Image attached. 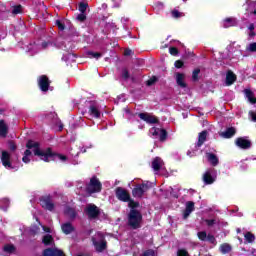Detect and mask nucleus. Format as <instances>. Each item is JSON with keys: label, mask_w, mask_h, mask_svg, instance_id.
<instances>
[{"label": "nucleus", "mask_w": 256, "mask_h": 256, "mask_svg": "<svg viewBox=\"0 0 256 256\" xmlns=\"http://www.w3.org/2000/svg\"><path fill=\"white\" fill-rule=\"evenodd\" d=\"M27 150L24 152V156L22 158L23 163H29L31 161V157L33 156L31 153H34L36 157H39L42 161H61L65 163L67 161V156L63 154H55L51 152V149L43 150L39 147V143L30 140L26 144Z\"/></svg>", "instance_id": "f257e3e1"}, {"label": "nucleus", "mask_w": 256, "mask_h": 256, "mask_svg": "<svg viewBox=\"0 0 256 256\" xmlns=\"http://www.w3.org/2000/svg\"><path fill=\"white\" fill-rule=\"evenodd\" d=\"M142 223H143V215H141V212L135 209H132L128 215L129 227H132V229H139Z\"/></svg>", "instance_id": "f03ea898"}, {"label": "nucleus", "mask_w": 256, "mask_h": 256, "mask_svg": "<svg viewBox=\"0 0 256 256\" xmlns=\"http://www.w3.org/2000/svg\"><path fill=\"white\" fill-rule=\"evenodd\" d=\"M116 197L117 199H119V201H124V202L128 201V205L129 207H131V209H135V207H139V203L131 200V196L129 195V192H127V190L123 188L116 189Z\"/></svg>", "instance_id": "7ed1b4c3"}, {"label": "nucleus", "mask_w": 256, "mask_h": 256, "mask_svg": "<svg viewBox=\"0 0 256 256\" xmlns=\"http://www.w3.org/2000/svg\"><path fill=\"white\" fill-rule=\"evenodd\" d=\"M92 241L96 251L101 252L107 249V242L105 241V237L101 233H97Z\"/></svg>", "instance_id": "20e7f679"}, {"label": "nucleus", "mask_w": 256, "mask_h": 256, "mask_svg": "<svg viewBox=\"0 0 256 256\" xmlns=\"http://www.w3.org/2000/svg\"><path fill=\"white\" fill-rule=\"evenodd\" d=\"M202 179L205 185H213V183H215L217 180V170L214 168L206 170L202 176Z\"/></svg>", "instance_id": "39448f33"}, {"label": "nucleus", "mask_w": 256, "mask_h": 256, "mask_svg": "<svg viewBox=\"0 0 256 256\" xmlns=\"http://www.w3.org/2000/svg\"><path fill=\"white\" fill-rule=\"evenodd\" d=\"M88 193H99L101 191V182L97 178H92L87 187Z\"/></svg>", "instance_id": "423d86ee"}, {"label": "nucleus", "mask_w": 256, "mask_h": 256, "mask_svg": "<svg viewBox=\"0 0 256 256\" xmlns=\"http://www.w3.org/2000/svg\"><path fill=\"white\" fill-rule=\"evenodd\" d=\"M150 133L153 137H159L160 141L167 139V131H165V129L151 128Z\"/></svg>", "instance_id": "0eeeda50"}, {"label": "nucleus", "mask_w": 256, "mask_h": 256, "mask_svg": "<svg viewBox=\"0 0 256 256\" xmlns=\"http://www.w3.org/2000/svg\"><path fill=\"white\" fill-rule=\"evenodd\" d=\"M1 161L6 169H13V165H11V154H9V152H2Z\"/></svg>", "instance_id": "6e6552de"}, {"label": "nucleus", "mask_w": 256, "mask_h": 256, "mask_svg": "<svg viewBox=\"0 0 256 256\" xmlns=\"http://www.w3.org/2000/svg\"><path fill=\"white\" fill-rule=\"evenodd\" d=\"M85 212L88 215V217H90V219H95V217L99 215V208H97V206H95L94 204H89L86 207Z\"/></svg>", "instance_id": "1a4fd4ad"}, {"label": "nucleus", "mask_w": 256, "mask_h": 256, "mask_svg": "<svg viewBox=\"0 0 256 256\" xmlns=\"http://www.w3.org/2000/svg\"><path fill=\"white\" fill-rule=\"evenodd\" d=\"M38 85L41 91H44V92L49 91V85H50L49 78H47V76L45 75L40 76L38 79Z\"/></svg>", "instance_id": "9d476101"}, {"label": "nucleus", "mask_w": 256, "mask_h": 256, "mask_svg": "<svg viewBox=\"0 0 256 256\" xmlns=\"http://www.w3.org/2000/svg\"><path fill=\"white\" fill-rule=\"evenodd\" d=\"M149 189L147 184H142L133 189L132 193L134 197H143V193Z\"/></svg>", "instance_id": "9b49d317"}, {"label": "nucleus", "mask_w": 256, "mask_h": 256, "mask_svg": "<svg viewBox=\"0 0 256 256\" xmlns=\"http://www.w3.org/2000/svg\"><path fill=\"white\" fill-rule=\"evenodd\" d=\"M175 79L178 87L185 89L187 87V83L185 82V74L183 73H176Z\"/></svg>", "instance_id": "f8f14e48"}, {"label": "nucleus", "mask_w": 256, "mask_h": 256, "mask_svg": "<svg viewBox=\"0 0 256 256\" xmlns=\"http://www.w3.org/2000/svg\"><path fill=\"white\" fill-rule=\"evenodd\" d=\"M237 147H240V149H249L251 147V141L245 139V138H238L236 140Z\"/></svg>", "instance_id": "ddd939ff"}, {"label": "nucleus", "mask_w": 256, "mask_h": 256, "mask_svg": "<svg viewBox=\"0 0 256 256\" xmlns=\"http://www.w3.org/2000/svg\"><path fill=\"white\" fill-rule=\"evenodd\" d=\"M139 117L140 119H142V121H145L146 123H157V118L151 114L140 113Z\"/></svg>", "instance_id": "4468645a"}, {"label": "nucleus", "mask_w": 256, "mask_h": 256, "mask_svg": "<svg viewBox=\"0 0 256 256\" xmlns=\"http://www.w3.org/2000/svg\"><path fill=\"white\" fill-rule=\"evenodd\" d=\"M164 165H165V163L163 162V160L160 157H156L152 161V169H154L155 171H159L160 169H163Z\"/></svg>", "instance_id": "2eb2a0df"}, {"label": "nucleus", "mask_w": 256, "mask_h": 256, "mask_svg": "<svg viewBox=\"0 0 256 256\" xmlns=\"http://www.w3.org/2000/svg\"><path fill=\"white\" fill-rule=\"evenodd\" d=\"M44 256H65V254L63 253V251L54 248V249H46L44 251Z\"/></svg>", "instance_id": "dca6fc26"}, {"label": "nucleus", "mask_w": 256, "mask_h": 256, "mask_svg": "<svg viewBox=\"0 0 256 256\" xmlns=\"http://www.w3.org/2000/svg\"><path fill=\"white\" fill-rule=\"evenodd\" d=\"M237 131L235 130L234 127L227 128L225 132H221L220 136L224 137V139H231L233 135H235Z\"/></svg>", "instance_id": "f3484780"}, {"label": "nucleus", "mask_w": 256, "mask_h": 256, "mask_svg": "<svg viewBox=\"0 0 256 256\" xmlns=\"http://www.w3.org/2000/svg\"><path fill=\"white\" fill-rule=\"evenodd\" d=\"M207 160L209 161L210 165H213L216 167V165H219V158L215 156V154L212 153H206Z\"/></svg>", "instance_id": "a211bd4d"}, {"label": "nucleus", "mask_w": 256, "mask_h": 256, "mask_svg": "<svg viewBox=\"0 0 256 256\" xmlns=\"http://www.w3.org/2000/svg\"><path fill=\"white\" fill-rule=\"evenodd\" d=\"M236 80L237 76L233 72L229 71L226 75V85H233Z\"/></svg>", "instance_id": "6ab92c4d"}, {"label": "nucleus", "mask_w": 256, "mask_h": 256, "mask_svg": "<svg viewBox=\"0 0 256 256\" xmlns=\"http://www.w3.org/2000/svg\"><path fill=\"white\" fill-rule=\"evenodd\" d=\"M195 209V204L193 202H187L186 204V210L184 212V219H187L189 215H191V212Z\"/></svg>", "instance_id": "aec40b11"}, {"label": "nucleus", "mask_w": 256, "mask_h": 256, "mask_svg": "<svg viewBox=\"0 0 256 256\" xmlns=\"http://www.w3.org/2000/svg\"><path fill=\"white\" fill-rule=\"evenodd\" d=\"M7 124L3 120L0 121V137H6L7 136Z\"/></svg>", "instance_id": "412c9836"}, {"label": "nucleus", "mask_w": 256, "mask_h": 256, "mask_svg": "<svg viewBox=\"0 0 256 256\" xmlns=\"http://www.w3.org/2000/svg\"><path fill=\"white\" fill-rule=\"evenodd\" d=\"M235 25H237V21L235 20V18H226L224 20V27L226 28L235 27Z\"/></svg>", "instance_id": "4be33fe9"}, {"label": "nucleus", "mask_w": 256, "mask_h": 256, "mask_svg": "<svg viewBox=\"0 0 256 256\" xmlns=\"http://www.w3.org/2000/svg\"><path fill=\"white\" fill-rule=\"evenodd\" d=\"M73 225L71 223H65L62 225V231L65 233V235H69L73 231Z\"/></svg>", "instance_id": "5701e85b"}, {"label": "nucleus", "mask_w": 256, "mask_h": 256, "mask_svg": "<svg viewBox=\"0 0 256 256\" xmlns=\"http://www.w3.org/2000/svg\"><path fill=\"white\" fill-rule=\"evenodd\" d=\"M205 139H207V131H203L199 134L197 146L201 147V145L205 143Z\"/></svg>", "instance_id": "b1692460"}, {"label": "nucleus", "mask_w": 256, "mask_h": 256, "mask_svg": "<svg viewBox=\"0 0 256 256\" xmlns=\"http://www.w3.org/2000/svg\"><path fill=\"white\" fill-rule=\"evenodd\" d=\"M244 239L246 243H253L255 241V234L247 232L246 234H244Z\"/></svg>", "instance_id": "393cba45"}, {"label": "nucleus", "mask_w": 256, "mask_h": 256, "mask_svg": "<svg viewBox=\"0 0 256 256\" xmlns=\"http://www.w3.org/2000/svg\"><path fill=\"white\" fill-rule=\"evenodd\" d=\"M245 95L250 103H256V98L253 96V92H251V90H245Z\"/></svg>", "instance_id": "a878e982"}, {"label": "nucleus", "mask_w": 256, "mask_h": 256, "mask_svg": "<svg viewBox=\"0 0 256 256\" xmlns=\"http://www.w3.org/2000/svg\"><path fill=\"white\" fill-rule=\"evenodd\" d=\"M42 243H44V245H53V236L49 234L45 235L42 239Z\"/></svg>", "instance_id": "bb28decb"}, {"label": "nucleus", "mask_w": 256, "mask_h": 256, "mask_svg": "<svg viewBox=\"0 0 256 256\" xmlns=\"http://www.w3.org/2000/svg\"><path fill=\"white\" fill-rule=\"evenodd\" d=\"M220 251H221V253H229V251H231V245H229V244H222L221 246H220Z\"/></svg>", "instance_id": "cd10ccee"}, {"label": "nucleus", "mask_w": 256, "mask_h": 256, "mask_svg": "<svg viewBox=\"0 0 256 256\" xmlns=\"http://www.w3.org/2000/svg\"><path fill=\"white\" fill-rule=\"evenodd\" d=\"M90 113L93 115V117H100L101 113L99 112V109L95 106L90 107Z\"/></svg>", "instance_id": "c85d7f7f"}, {"label": "nucleus", "mask_w": 256, "mask_h": 256, "mask_svg": "<svg viewBox=\"0 0 256 256\" xmlns=\"http://www.w3.org/2000/svg\"><path fill=\"white\" fill-rule=\"evenodd\" d=\"M42 207H44V209H48V211H53V203L51 202L42 201Z\"/></svg>", "instance_id": "c756f323"}, {"label": "nucleus", "mask_w": 256, "mask_h": 256, "mask_svg": "<svg viewBox=\"0 0 256 256\" xmlns=\"http://www.w3.org/2000/svg\"><path fill=\"white\" fill-rule=\"evenodd\" d=\"M5 207H9V199L7 198L0 200V209H5Z\"/></svg>", "instance_id": "7c9ffc66"}, {"label": "nucleus", "mask_w": 256, "mask_h": 256, "mask_svg": "<svg viewBox=\"0 0 256 256\" xmlns=\"http://www.w3.org/2000/svg\"><path fill=\"white\" fill-rule=\"evenodd\" d=\"M87 7H89V5L87 3L81 2L79 4V11L80 13H85V11H87Z\"/></svg>", "instance_id": "2f4dec72"}, {"label": "nucleus", "mask_w": 256, "mask_h": 256, "mask_svg": "<svg viewBox=\"0 0 256 256\" xmlns=\"http://www.w3.org/2000/svg\"><path fill=\"white\" fill-rule=\"evenodd\" d=\"M90 59H99L101 57V53L98 52H88Z\"/></svg>", "instance_id": "473e14b6"}, {"label": "nucleus", "mask_w": 256, "mask_h": 256, "mask_svg": "<svg viewBox=\"0 0 256 256\" xmlns=\"http://www.w3.org/2000/svg\"><path fill=\"white\" fill-rule=\"evenodd\" d=\"M199 73H201V70L200 69H195L192 73V79L194 81H197V79H199Z\"/></svg>", "instance_id": "72a5a7b5"}, {"label": "nucleus", "mask_w": 256, "mask_h": 256, "mask_svg": "<svg viewBox=\"0 0 256 256\" xmlns=\"http://www.w3.org/2000/svg\"><path fill=\"white\" fill-rule=\"evenodd\" d=\"M198 239L200 241H207V232H198Z\"/></svg>", "instance_id": "f704fd0d"}, {"label": "nucleus", "mask_w": 256, "mask_h": 256, "mask_svg": "<svg viewBox=\"0 0 256 256\" xmlns=\"http://www.w3.org/2000/svg\"><path fill=\"white\" fill-rule=\"evenodd\" d=\"M4 251H6V253H13L15 251V246H13V245H6L4 247Z\"/></svg>", "instance_id": "c9c22d12"}, {"label": "nucleus", "mask_w": 256, "mask_h": 256, "mask_svg": "<svg viewBox=\"0 0 256 256\" xmlns=\"http://www.w3.org/2000/svg\"><path fill=\"white\" fill-rule=\"evenodd\" d=\"M172 17H174V19H179V17H183V13H181L177 10H173L172 11Z\"/></svg>", "instance_id": "e433bc0d"}, {"label": "nucleus", "mask_w": 256, "mask_h": 256, "mask_svg": "<svg viewBox=\"0 0 256 256\" xmlns=\"http://www.w3.org/2000/svg\"><path fill=\"white\" fill-rule=\"evenodd\" d=\"M247 51H250V52H255L256 51V42L254 43H251L247 46Z\"/></svg>", "instance_id": "4c0bfd02"}, {"label": "nucleus", "mask_w": 256, "mask_h": 256, "mask_svg": "<svg viewBox=\"0 0 256 256\" xmlns=\"http://www.w3.org/2000/svg\"><path fill=\"white\" fill-rule=\"evenodd\" d=\"M21 11H22V7H21V5H19V6H15V7L13 8L12 13H13L14 15H19V13H21Z\"/></svg>", "instance_id": "58836bf2"}, {"label": "nucleus", "mask_w": 256, "mask_h": 256, "mask_svg": "<svg viewBox=\"0 0 256 256\" xmlns=\"http://www.w3.org/2000/svg\"><path fill=\"white\" fill-rule=\"evenodd\" d=\"M66 213H67V215L70 216L72 219H73V217H75V210H74L73 208H68V209L66 210Z\"/></svg>", "instance_id": "ea45409f"}, {"label": "nucleus", "mask_w": 256, "mask_h": 256, "mask_svg": "<svg viewBox=\"0 0 256 256\" xmlns=\"http://www.w3.org/2000/svg\"><path fill=\"white\" fill-rule=\"evenodd\" d=\"M86 19H87V16H86L85 13H83V12H81V14H79V15L77 16V20H78V21L83 22V21H85Z\"/></svg>", "instance_id": "a19ab883"}, {"label": "nucleus", "mask_w": 256, "mask_h": 256, "mask_svg": "<svg viewBox=\"0 0 256 256\" xmlns=\"http://www.w3.org/2000/svg\"><path fill=\"white\" fill-rule=\"evenodd\" d=\"M177 255L178 256H189V253L187 252V250L181 249V250H178Z\"/></svg>", "instance_id": "79ce46f5"}, {"label": "nucleus", "mask_w": 256, "mask_h": 256, "mask_svg": "<svg viewBox=\"0 0 256 256\" xmlns=\"http://www.w3.org/2000/svg\"><path fill=\"white\" fill-rule=\"evenodd\" d=\"M169 53L171 54V55H178L179 54V50H177V48H175V47H171L170 49H169Z\"/></svg>", "instance_id": "37998d69"}, {"label": "nucleus", "mask_w": 256, "mask_h": 256, "mask_svg": "<svg viewBox=\"0 0 256 256\" xmlns=\"http://www.w3.org/2000/svg\"><path fill=\"white\" fill-rule=\"evenodd\" d=\"M176 69H181V67H183V61L181 60H177L175 63H174Z\"/></svg>", "instance_id": "c03bdc74"}, {"label": "nucleus", "mask_w": 256, "mask_h": 256, "mask_svg": "<svg viewBox=\"0 0 256 256\" xmlns=\"http://www.w3.org/2000/svg\"><path fill=\"white\" fill-rule=\"evenodd\" d=\"M143 256H155V251L148 250V251L144 252Z\"/></svg>", "instance_id": "a18cd8bd"}, {"label": "nucleus", "mask_w": 256, "mask_h": 256, "mask_svg": "<svg viewBox=\"0 0 256 256\" xmlns=\"http://www.w3.org/2000/svg\"><path fill=\"white\" fill-rule=\"evenodd\" d=\"M249 115H250L252 121L256 122V111L255 112L254 111H250Z\"/></svg>", "instance_id": "49530a36"}, {"label": "nucleus", "mask_w": 256, "mask_h": 256, "mask_svg": "<svg viewBox=\"0 0 256 256\" xmlns=\"http://www.w3.org/2000/svg\"><path fill=\"white\" fill-rule=\"evenodd\" d=\"M206 241H209V243H215V237L212 235H208Z\"/></svg>", "instance_id": "de8ad7c7"}, {"label": "nucleus", "mask_w": 256, "mask_h": 256, "mask_svg": "<svg viewBox=\"0 0 256 256\" xmlns=\"http://www.w3.org/2000/svg\"><path fill=\"white\" fill-rule=\"evenodd\" d=\"M122 77H123L124 79H129V72H128L127 70H123V71H122Z\"/></svg>", "instance_id": "09e8293b"}, {"label": "nucleus", "mask_w": 256, "mask_h": 256, "mask_svg": "<svg viewBox=\"0 0 256 256\" xmlns=\"http://www.w3.org/2000/svg\"><path fill=\"white\" fill-rule=\"evenodd\" d=\"M56 25L58 26V29H60L61 31H63V29H65V26H63V24L59 20L56 21Z\"/></svg>", "instance_id": "8fccbe9b"}, {"label": "nucleus", "mask_w": 256, "mask_h": 256, "mask_svg": "<svg viewBox=\"0 0 256 256\" xmlns=\"http://www.w3.org/2000/svg\"><path fill=\"white\" fill-rule=\"evenodd\" d=\"M29 51H31L32 53H37V45H31Z\"/></svg>", "instance_id": "3c124183"}, {"label": "nucleus", "mask_w": 256, "mask_h": 256, "mask_svg": "<svg viewBox=\"0 0 256 256\" xmlns=\"http://www.w3.org/2000/svg\"><path fill=\"white\" fill-rule=\"evenodd\" d=\"M43 231H45V233H53V230H51V228L42 226Z\"/></svg>", "instance_id": "603ef678"}, {"label": "nucleus", "mask_w": 256, "mask_h": 256, "mask_svg": "<svg viewBox=\"0 0 256 256\" xmlns=\"http://www.w3.org/2000/svg\"><path fill=\"white\" fill-rule=\"evenodd\" d=\"M124 55H126V56L133 55V51L131 49H126L124 51Z\"/></svg>", "instance_id": "864d4df0"}, {"label": "nucleus", "mask_w": 256, "mask_h": 256, "mask_svg": "<svg viewBox=\"0 0 256 256\" xmlns=\"http://www.w3.org/2000/svg\"><path fill=\"white\" fill-rule=\"evenodd\" d=\"M206 223L209 227H211L212 225H215V220H206Z\"/></svg>", "instance_id": "5fc2aeb1"}, {"label": "nucleus", "mask_w": 256, "mask_h": 256, "mask_svg": "<svg viewBox=\"0 0 256 256\" xmlns=\"http://www.w3.org/2000/svg\"><path fill=\"white\" fill-rule=\"evenodd\" d=\"M155 78H151L147 81V85H153V83H155Z\"/></svg>", "instance_id": "6e6d98bb"}, {"label": "nucleus", "mask_w": 256, "mask_h": 256, "mask_svg": "<svg viewBox=\"0 0 256 256\" xmlns=\"http://www.w3.org/2000/svg\"><path fill=\"white\" fill-rule=\"evenodd\" d=\"M249 31H253V29H255V25L253 24H250L249 27H248Z\"/></svg>", "instance_id": "4d7b16f0"}, {"label": "nucleus", "mask_w": 256, "mask_h": 256, "mask_svg": "<svg viewBox=\"0 0 256 256\" xmlns=\"http://www.w3.org/2000/svg\"><path fill=\"white\" fill-rule=\"evenodd\" d=\"M251 256H256V250L251 251Z\"/></svg>", "instance_id": "13d9d810"}, {"label": "nucleus", "mask_w": 256, "mask_h": 256, "mask_svg": "<svg viewBox=\"0 0 256 256\" xmlns=\"http://www.w3.org/2000/svg\"><path fill=\"white\" fill-rule=\"evenodd\" d=\"M45 47H47V43L42 44V48L45 49Z\"/></svg>", "instance_id": "bf43d9fd"}, {"label": "nucleus", "mask_w": 256, "mask_h": 256, "mask_svg": "<svg viewBox=\"0 0 256 256\" xmlns=\"http://www.w3.org/2000/svg\"><path fill=\"white\" fill-rule=\"evenodd\" d=\"M237 233H241V229L238 228V229H237Z\"/></svg>", "instance_id": "052dcab7"}, {"label": "nucleus", "mask_w": 256, "mask_h": 256, "mask_svg": "<svg viewBox=\"0 0 256 256\" xmlns=\"http://www.w3.org/2000/svg\"><path fill=\"white\" fill-rule=\"evenodd\" d=\"M240 243H243V239L239 238Z\"/></svg>", "instance_id": "680f3d73"}, {"label": "nucleus", "mask_w": 256, "mask_h": 256, "mask_svg": "<svg viewBox=\"0 0 256 256\" xmlns=\"http://www.w3.org/2000/svg\"><path fill=\"white\" fill-rule=\"evenodd\" d=\"M32 233H37V230H32Z\"/></svg>", "instance_id": "e2e57ef3"}, {"label": "nucleus", "mask_w": 256, "mask_h": 256, "mask_svg": "<svg viewBox=\"0 0 256 256\" xmlns=\"http://www.w3.org/2000/svg\"><path fill=\"white\" fill-rule=\"evenodd\" d=\"M11 149H13V150H14V149H15V146H12V147H11Z\"/></svg>", "instance_id": "0e129e2a"}, {"label": "nucleus", "mask_w": 256, "mask_h": 256, "mask_svg": "<svg viewBox=\"0 0 256 256\" xmlns=\"http://www.w3.org/2000/svg\"><path fill=\"white\" fill-rule=\"evenodd\" d=\"M68 57H73V55L69 54Z\"/></svg>", "instance_id": "69168bd1"}, {"label": "nucleus", "mask_w": 256, "mask_h": 256, "mask_svg": "<svg viewBox=\"0 0 256 256\" xmlns=\"http://www.w3.org/2000/svg\"><path fill=\"white\" fill-rule=\"evenodd\" d=\"M250 35H255L253 32Z\"/></svg>", "instance_id": "338daca9"}, {"label": "nucleus", "mask_w": 256, "mask_h": 256, "mask_svg": "<svg viewBox=\"0 0 256 256\" xmlns=\"http://www.w3.org/2000/svg\"><path fill=\"white\" fill-rule=\"evenodd\" d=\"M254 15H256V11H254Z\"/></svg>", "instance_id": "774afa93"}]
</instances>
